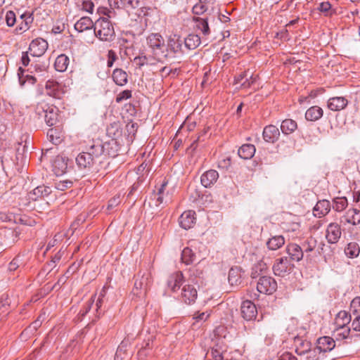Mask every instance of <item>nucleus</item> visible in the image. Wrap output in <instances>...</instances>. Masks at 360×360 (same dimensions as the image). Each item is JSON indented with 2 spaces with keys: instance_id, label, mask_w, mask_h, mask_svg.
<instances>
[{
  "instance_id": "nucleus-1",
  "label": "nucleus",
  "mask_w": 360,
  "mask_h": 360,
  "mask_svg": "<svg viewBox=\"0 0 360 360\" xmlns=\"http://www.w3.org/2000/svg\"><path fill=\"white\" fill-rule=\"evenodd\" d=\"M105 146L101 143H94L86 147L85 150L79 153L76 158V164L81 170H89L104 153Z\"/></svg>"
},
{
  "instance_id": "nucleus-2",
  "label": "nucleus",
  "mask_w": 360,
  "mask_h": 360,
  "mask_svg": "<svg viewBox=\"0 0 360 360\" xmlns=\"http://www.w3.org/2000/svg\"><path fill=\"white\" fill-rule=\"evenodd\" d=\"M146 42L155 60L163 62L165 58L168 57V53H165V40L160 34L151 33L146 38Z\"/></svg>"
},
{
  "instance_id": "nucleus-3",
  "label": "nucleus",
  "mask_w": 360,
  "mask_h": 360,
  "mask_svg": "<svg viewBox=\"0 0 360 360\" xmlns=\"http://www.w3.org/2000/svg\"><path fill=\"white\" fill-rule=\"evenodd\" d=\"M94 33L96 37L103 41H112L115 37L113 25L108 18H100L96 20Z\"/></svg>"
},
{
  "instance_id": "nucleus-4",
  "label": "nucleus",
  "mask_w": 360,
  "mask_h": 360,
  "mask_svg": "<svg viewBox=\"0 0 360 360\" xmlns=\"http://www.w3.org/2000/svg\"><path fill=\"white\" fill-rule=\"evenodd\" d=\"M150 285V275L148 272L139 273L135 277L132 292L137 297H143Z\"/></svg>"
},
{
  "instance_id": "nucleus-5",
  "label": "nucleus",
  "mask_w": 360,
  "mask_h": 360,
  "mask_svg": "<svg viewBox=\"0 0 360 360\" xmlns=\"http://www.w3.org/2000/svg\"><path fill=\"white\" fill-rule=\"evenodd\" d=\"M295 268V265L290 262L288 257L284 256L276 259L272 266L275 276L285 277L289 275Z\"/></svg>"
},
{
  "instance_id": "nucleus-6",
  "label": "nucleus",
  "mask_w": 360,
  "mask_h": 360,
  "mask_svg": "<svg viewBox=\"0 0 360 360\" xmlns=\"http://www.w3.org/2000/svg\"><path fill=\"white\" fill-rule=\"evenodd\" d=\"M183 41L179 37L174 36L169 37L167 41V47L165 48V53H168V57L165 60H169L176 58V55L183 54L182 50Z\"/></svg>"
},
{
  "instance_id": "nucleus-7",
  "label": "nucleus",
  "mask_w": 360,
  "mask_h": 360,
  "mask_svg": "<svg viewBox=\"0 0 360 360\" xmlns=\"http://www.w3.org/2000/svg\"><path fill=\"white\" fill-rule=\"evenodd\" d=\"M257 289L260 293L271 295L277 289V283L274 278L263 276L257 281Z\"/></svg>"
},
{
  "instance_id": "nucleus-8",
  "label": "nucleus",
  "mask_w": 360,
  "mask_h": 360,
  "mask_svg": "<svg viewBox=\"0 0 360 360\" xmlns=\"http://www.w3.org/2000/svg\"><path fill=\"white\" fill-rule=\"evenodd\" d=\"M351 328L348 326H336L333 335L338 341L345 340V343L351 344L353 342H356L357 338L360 336L359 334H351Z\"/></svg>"
},
{
  "instance_id": "nucleus-9",
  "label": "nucleus",
  "mask_w": 360,
  "mask_h": 360,
  "mask_svg": "<svg viewBox=\"0 0 360 360\" xmlns=\"http://www.w3.org/2000/svg\"><path fill=\"white\" fill-rule=\"evenodd\" d=\"M37 111L40 115L41 111L44 113V119L47 125L51 127L55 125L58 120V109L54 106H37Z\"/></svg>"
},
{
  "instance_id": "nucleus-10",
  "label": "nucleus",
  "mask_w": 360,
  "mask_h": 360,
  "mask_svg": "<svg viewBox=\"0 0 360 360\" xmlns=\"http://www.w3.org/2000/svg\"><path fill=\"white\" fill-rule=\"evenodd\" d=\"M48 49V43L42 38H37L32 41L29 50L33 56H41Z\"/></svg>"
},
{
  "instance_id": "nucleus-11",
  "label": "nucleus",
  "mask_w": 360,
  "mask_h": 360,
  "mask_svg": "<svg viewBox=\"0 0 360 360\" xmlns=\"http://www.w3.org/2000/svg\"><path fill=\"white\" fill-rule=\"evenodd\" d=\"M198 297V292L195 287L191 285H185L181 291V300L186 304L194 303Z\"/></svg>"
},
{
  "instance_id": "nucleus-12",
  "label": "nucleus",
  "mask_w": 360,
  "mask_h": 360,
  "mask_svg": "<svg viewBox=\"0 0 360 360\" xmlns=\"http://www.w3.org/2000/svg\"><path fill=\"white\" fill-rule=\"evenodd\" d=\"M240 311L243 318L247 321L253 320L257 314L255 304L250 300H245L242 302Z\"/></svg>"
},
{
  "instance_id": "nucleus-13",
  "label": "nucleus",
  "mask_w": 360,
  "mask_h": 360,
  "mask_svg": "<svg viewBox=\"0 0 360 360\" xmlns=\"http://www.w3.org/2000/svg\"><path fill=\"white\" fill-rule=\"evenodd\" d=\"M340 226L337 223H330L326 229V238L330 244L337 243L341 237Z\"/></svg>"
},
{
  "instance_id": "nucleus-14",
  "label": "nucleus",
  "mask_w": 360,
  "mask_h": 360,
  "mask_svg": "<svg viewBox=\"0 0 360 360\" xmlns=\"http://www.w3.org/2000/svg\"><path fill=\"white\" fill-rule=\"evenodd\" d=\"M285 251L289 256V259L292 262H300L303 257V250L301 246L296 243H289L287 245Z\"/></svg>"
},
{
  "instance_id": "nucleus-15",
  "label": "nucleus",
  "mask_w": 360,
  "mask_h": 360,
  "mask_svg": "<svg viewBox=\"0 0 360 360\" xmlns=\"http://www.w3.org/2000/svg\"><path fill=\"white\" fill-rule=\"evenodd\" d=\"M262 136L266 142L274 143L279 139L280 131L276 126L269 124L264 128Z\"/></svg>"
},
{
  "instance_id": "nucleus-16",
  "label": "nucleus",
  "mask_w": 360,
  "mask_h": 360,
  "mask_svg": "<svg viewBox=\"0 0 360 360\" xmlns=\"http://www.w3.org/2000/svg\"><path fill=\"white\" fill-rule=\"evenodd\" d=\"M195 212L193 210L185 211L179 219V223L181 228L187 230L193 227L195 224Z\"/></svg>"
},
{
  "instance_id": "nucleus-17",
  "label": "nucleus",
  "mask_w": 360,
  "mask_h": 360,
  "mask_svg": "<svg viewBox=\"0 0 360 360\" xmlns=\"http://www.w3.org/2000/svg\"><path fill=\"white\" fill-rule=\"evenodd\" d=\"M184 281L183 273L181 271H176L169 276L167 285L172 292H175L180 289Z\"/></svg>"
},
{
  "instance_id": "nucleus-18",
  "label": "nucleus",
  "mask_w": 360,
  "mask_h": 360,
  "mask_svg": "<svg viewBox=\"0 0 360 360\" xmlns=\"http://www.w3.org/2000/svg\"><path fill=\"white\" fill-rule=\"evenodd\" d=\"M20 19L21 21L15 28L17 34H21L28 30L33 22L34 18L32 13L26 12L20 15Z\"/></svg>"
},
{
  "instance_id": "nucleus-19",
  "label": "nucleus",
  "mask_w": 360,
  "mask_h": 360,
  "mask_svg": "<svg viewBox=\"0 0 360 360\" xmlns=\"http://www.w3.org/2000/svg\"><path fill=\"white\" fill-rule=\"evenodd\" d=\"M316 347L321 353L330 352L335 347V341L329 336L321 337L317 340Z\"/></svg>"
},
{
  "instance_id": "nucleus-20",
  "label": "nucleus",
  "mask_w": 360,
  "mask_h": 360,
  "mask_svg": "<svg viewBox=\"0 0 360 360\" xmlns=\"http://www.w3.org/2000/svg\"><path fill=\"white\" fill-rule=\"evenodd\" d=\"M342 222L354 226L360 224V210L356 208L349 209L342 217Z\"/></svg>"
},
{
  "instance_id": "nucleus-21",
  "label": "nucleus",
  "mask_w": 360,
  "mask_h": 360,
  "mask_svg": "<svg viewBox=\"0 0 360 360\" xmlns=\"http://www.w3.org/2000/svg\"><path fill=\"white\" fill-rule=\"evenodd\" d=\"M218 178V172L214 169H210L202 174L200 181L205 188H210L217 181Z\"/></svg>"
},
{
  "instance_id": "nucleus-22",
  "label": "nucleus",
  "mask_w": 360,
  "mask_h": 360,
  "mask_svg": "<svg viewBox=\"0 0 360 360\" xmlns=\"http://www.w3.org/2000/svg\"><path fill=\"white\" fill-rule=\"evenodd\" d=\"M61 87V84L54 80H48L45 85L46 94L56 98H60L63 94Z\"/></svg>"
},
{
  "instance_id": "nucleus-23",
  "label": "nucleus",
  "mask_w": 360,
  "mask_h": 360,
  "mask_svg": "<svg viewBox=\"0 0 360 360\" xmlns=\"http://www.w3.org/2000/svg\"><path fill=\"white\" fill-rule=\"evenodd\" d=\"M52 170L56 176H61L67 170V162L64 158L58 155L52 162Z\"/></svg>"
},
{
  "instance_id": "nucleus-24",
  "label": "nucleus",
  "mask_w": 360,
  "mask_h": 360,
  "mask_svg": "<svg viewBox=\"0 0 360 360\" xmlns=\"http://www.w3.org/2000/svg\"><path fill=\"white\" fill-rule=\"evenodd\" d=\"M193 21L195 22V29L199 30L203 36L206 37L210 34L211 32L207 18L194 16L193 18Z\"/></svg>"
},
{
  "instance_id": "nucleus-25",
  "label": "nucleus",
  "mask_w": 360,
  "mask_h": 360,
  "mask_svg": "<svg viewBox=\"0 0 360 360\" xmlns=\"http://www.w3.org/2000/svg\"><path fill=\"white\" fill-rule=\"evenodd\" d=\"M51 188L44 185L39 186L32 190L30 193L29 199L32 200H37L39 198H42L48 196L51 193Z\"/></svg>"
},
{
  "instance_id": "nucleus-26",
  "label": "nucleus",
  "mask_w": 360,
  "mask_h": 360,
  "mask_svg": "<svg viewBox=\"0 0 360 360\" xmlns=\"http://www.w3.org/2000/svg\"><path fill=\"white\" fill-rule=\"evenodd\" d=\"M347 100L342 96L330 98L328 101V107L333 111H339L344 109L347 105Z\"/></svg>"
},
{
  "instance_id": "nucleus-27",
  "label": "nucleus",
  "mask_w": 360,
  "mask_h": 360,
  "mask_svg": "<svg viewBox=\"0 0 360 360\" xmlns=\"http://www.w3.org/2000/svg\"><path fill=\"white\" fill-rule=\"evenodd\" d=\"M330 210V202L327 200L317 202L314 207V213L316 217H322L326 215Z\"/></svg>"
},
{
  "instance_id": "nucleus-28",
  "label": "nucleus",
  "mask_w": 360,
  "mask_h": 360,
  "mask_svg": "<svg viewBox=\"0 0 360 360\" xmlns=\"http://www.w3.org/2000/svg\"><path fill=\"white\" fill-rule=\"evenodd\" d=\"M114 82L120 86H123L128 82L127 73L121 68H116L113 70L112 75Z\"/></svg>"
},
{
  "instance_id": "nucleus-29",
  "label": "nucleus",
  "mask_w": 360,
  "mask_h": 360,
  "mask_svg": "<svg viewBox=\"0 0 360 360\" xmlns=\"http://www.w3.org/2000/svg\"><path fill=\"white\" fill-rule=\"evenodd\" d=\"M255 147L250 143L243 144L238 150V154L240 158L244 160H249L252 158L255 153Z\"/></svg>"
},
{
  "instance_id": "nucleus-30",
  "label": "nucleus",
  "mask_w": 360,
  "mask_h": 360,
  "mask_svg": "<svg viewBox=\"0 0 360 360\" xmlns=\"http://www.w3.org/2000/svg\"><path fill=\"white\" fill-rule=\"evenodd\" d=\"M75 29L79 32L91 30L94 27V22L89 17H82L75 24Z\"/></svg>"
},
{
  "instance_id": "nucleus-31",
  "label": "nucleus",
  "mask_w": 360,
  "mask_h": 360,
  "mask_svg": "<svg viewBox=\"0 0 360 360\" xmlns=\"http://www.w3.org/2000/svg\"><path fill=\"white\" fill-rule=\"evenodd\" d=\"M184 46L188 50H194L201 43L200 37L198 34H190L184 40Z\"/></svg>"
},
{
  "instance_id": "nucleus-32",
  "label": "nucleus",
  "mask_w": 360,
  "mask_h": 360,
  "mask_svg": "<svg viewBox=\"0 0 360 360\" xmlns=\"http://www.w3.org/2000/svg\"><path fill=\"white\" fill-rule=\"evenodd\" d=\"M48 67L49 66L46 63L38 61L34 63H32L27 71L32 74H37L39 77H44L48 73Z\"/></svg>"
},
{
  "instance_id": "nucleus-33",
  "label": "nucleus",
  "mask_w": 360,
  "mask_h": 360,
  "mask_svg": "<svg viewBox=\"0 0 360 360\" xmlns=\"http://www.w3.org/2000/svg\"><path fill=\"white\" fill-rule=\"evenodd\" d=\"M323 111L321 108L314 105L309 108L305 113V118L308 121L315 122L323 116Z\"/></svg>"
},
{
  "instance_id": "nucleus-34",
  "label": "nucleus",
  "mask_w": 360,
  "mask_h": 360,
  "mask_svg": "<svg viewBox=\"0 0 360 360\" xmlns=\"http://www.w3.org/2000/svg\"><path fill=\"white\" fill-rule=\"evenodd\" d=\"M295 343L296 344L295 352L299 356H302L309 350L311 347V342L307 340H302L299 337L295 338Z\"/></svg>"
},
{
  "instance_id": "nucleus-35",
  "label": "nucleus",
  "mask_w": 360,
  "mask_h": 360,
  "mask_svg": "<svg viewBox=\"0 0 360 360\" xmlns=\"http://www.w3.org/2000/svg\"><path fill=\"white\" fill-rule=\"evenodd\" d=\"M352 321V315L346 311H340L335 319V326H348Z\"/></svg>"
},
{
  "instance_id": "nucleus-36",
  "label": "nucleus",
  "mask_w": 360,
  "mask_h": 360,
  "mask_svg": "<svg viewBox=\"0 0 360 360\" xmlns=\"http://www.w3.org/2000/svg\"><path fill=\"white\" fill-rule=\"evenodd\" d=\"M297 128V122L292 119H285L281 124V130L285 135L292 134Z\"/></svg>"
},
{
  "instance_id": "nucleus-37",
  "label": "nucleus",
  "mask_w": 360,
  "mask_h": 360,
  "mask_svg": "<svg viewBox=\"0 0 360 360\" xmlns=\"http://www.w3.org/2000/svg\"><path fill=\"white\" fill-rule=\"evenodd\" d=\"M285 244V238L283 236H274L266 242L267 248L271 250H276Z\"/></svg>"
},
{
  "instance_id": "nucleus-38",
  "label": "nucleus",
  "mask_w": 360,
  "mask_h": 360,
  "mask_svg": "<svg viewBox=\"0 0 360 360\" xmlns=\"http://www.w3.org/2000/svg\"><path fill=\"white\" fill-rule=\"evenodd\" d=\"M229 283L231 285H238L241 283L240 271L238 267H232L229 271Z\"/></svg>"
},
{
  "instance_id": "nucleus-39",
  "label": "nucleus",
  "mask_w": 360,
  "mask_h": 360,
  "mask_svg": "<svg viewBox=\"0 0 360 360\" xmlns=\"http://www.w3.org/2000/svg\"><path fill=\"white\" fill-rule=\"evenodd\" d=\"M69 62L70 59L66 55L60 54L55 60V69L58 72H64L67 70Z\"/></svg>"
},
{
  "instance_id": "nucleus-40",
  "label": "nucleus",
  "mask_w": 360,
  "mask_h": 360,
  "mask_svg": "<svg viewBox=\"0 0 360 360\" xmlns=\"http://www.w3.org/2000/svg\"><path fill=\"white\" fill-rule=\"evenodd\" d=\"M345 253L349 258L356 257L360 253V248L356 243L351 242L345 248Z\"/></svg>"
},
{
  "instance_id": "nucleus-41",
  "label": "nucleus",
  "mask_w": 360,
  "mask_h": 360,
  "mask_svg": "<svg viewBox=\"0 0 360 360\" xmlns=\"http://www.w3.org/2000/svg\"><path fill=\"white\" fill-rule=\"evenodd\" d=\"M76 6L81 11L92 13L94 4L91 0H76Z\"/></svg>"
},
{
  "instance_id": "nucleus-42",
  "label": "nucleus",
  "mask_w": 360,
  "mask_h": 360,
  "mask_svg": "<svg viewBox=\"0 0 360 360\" xmlns=\"http://www.w3.org/2000/svg\"><path fill=\"white\" fill-rule=\"evenodd\" d=\"M195 259V255L189 248H185L181 252V260L186 264L193 263Z\"/></svg>"
},
{
  "instance_id": "nucleus-43",
  "label": "nucleus",
  "mask_w": 360,
  "mask_h": 360,
  "mask_svg": "<svg viewBox=\"0 0 360 360\" xmlns=\"http://www.w3.org/2000/svg\"><path fill=\"white\" fill-rule=\"evenodd\" d=\"M47 137L49 140L54 145H57L60 143L61 132L56 129H50L47 131Z\"/></svg>"
},
{
  "instance_id": "nucleus-44",
  "label": "nucleus",
  "mask_w": 360,
  "mask_h": 360,
  "mask_svg": "<svg viewBox=\"0 0 360 360\" xmlns=\"http://www.w3.org/2000/svg\"><path fill=\"white\" fill-rule=\"evenodd\" d=\"M25 70L20 67L18 70V75L19 77V81L21 85H24L25 82H28L29 84H34L37 82V77L33 75H27L25 76V79H23V74Z\"/></svg>"
},
{
  "instance_id": "nucleus-45",
  "label": "nucleus",
  "mask_w": 360,
  "mask_h": 360,
  "mask_svg": "<svg viewBox=\"0 0 360 360\" xmlns=\"http://www.w3.org/2000/svg\"><path fill=\"white\" fill-rule=\"evenodd\" d=\"M348 205L347 200L345 197L336 198L333 202V209L337 212H342Z\"/></svg>"
},
{
  "instance_id": "nucleus-46",
  "label": "nucleus",
  "mask_w": 360,
  "mask_h": 360,
  "mask_svg": "<svg viewBox=\"0 0 360 360\" xmlns=\"http://www.w3.org/2000/svg\"><path fill=\"white\" fill-rule=\"evenodd\" d=\"M320 354L321 352H319L317 347L314 349L310 348L302 356L303 358L301 360H319Z\"/></svg>"
},
{
  "instance_id": "nucleus-47",
  "label": "nucleus",
  "mask_w": 360,
  "mask_h": 360,
  "mask_svg": "<svg viewBox=\"0 0 360 360\" xmlns=\"http://www.w3.org/2000/svg\"><path fill=\"white\" fill-rule=\"evenodd\" d=\"M316 246V240L310 238L306 240L302 245L301 248L303 250V254L312 252Z\"/></svg>"
},
{
  "instance_id": "nucleus-48",
  "label": "nucleus",
  "mask_w": 360,
  "mask_h": 360,
  "mask_svg": "<svg viewBox=\"0 0 360 360\" xmlns=\"http://www.w3.org/2000/svg\"><path fill=\"white\" fill-rule=\"evenodd\" d=\"M248 71L243 72L238 75L235 78V83L240 84L243 88H248L250 86V82L248 78Z\"/></svg>"
},
{
  "instance_id": "nucleus-49",
  "label": "nucleus",
  "mask_w": 360,
  "mask_h": 360,
  "mask_svg": "<svg viewBox=\"0 0 360 360\" xmlns=\"http://www.w3.org/2000/svg\"><path fill=\"white\" fill-rule=\"evenodd\" d=\"M101 145L105 146L104 153L106 152L108 155L115 157L117 155V146L115 141H112Z\"/></svg>"
},
{
  "instance_id": "nucleus-50",
  "label": "nucleus",
  "mask_w": 360,
  "mask_h": 360,
  "mask_svg": "<svg viewBox=\"0 0 360 360\" xmlns=\"http://www.w3.org/2000/svg\"><path fill=\"white\" fill-rule=\"evenodd\" d=\"M268 269L266 264L263 261L257 262L252 268V276L255 278L259 276V274L265 272Z\"/></svg>"
},
{
  "instance_id": "nucleus-51",
  "label": "nucleus",
  "mask_w": 360,
  "mask_h": 360,
  "mask_svg": "<svg viewBox=\"0 0 360 360\" xmlns=\"http://www.w3.org/2000/svg\"><path fill=\"white\" fill-rule=\"evenodd\" d=\"M203 274L202 269L198 266H194L189 269L190 279L193 283H198L197 278H200Z\"/></svg>"
},
{
  "instance_id": "nucleus-52",
  "label": "nucleus",
  "mask_w": 360,
  "mask_h": 360,
  "mask_svg": "<svg viewBox=\"0 0 360 360\" xmlns=\"http://www.w3.org/2000/svg\"><path fill=\"white\" fill-rule=\"evenodd\" d=\"M207 3H199L195 4L192 8V12L195 15H202L205 13L207 10V6H206Z\"/></svg>"
},
{
  "instance_id": "nucleus-53",
  "label": "nucleus",
  "mask_w": 360,
  "mask_h": 360,
  "mask_svg": "<svg viewBox=\"0 0 360 360\" xmlns=\"http://www.w3.org/2000/svg\"><path fill=\"white\" fill-rule=\"evenodd\" d=\"M129 344L128 339H124L122 341L120 345L118 346L117 349L116 351L115 355V360H118V356H121L122 354H124L126 356L125 351L126 349Z\"/></svg>"
},
{
  "instance_id": "nucleus-54",
  "label": "nucleus",
  "mask_w": 360,
  "mask_h": 360,
  "mask_svg": "<svg viewBox=\"0 0 360 360\" xmlns=\"http://www.w3.org/2000/svg\"><path fill=\"white\" fill-rule=\"evenodd\" d=\"M23 264L20 256L18 255L9 263L8 269L9 271H14Z\"/></svg>"
},
{
  "instance_id": "nucleus-55",
  "label": "nucleus",
  "mask_w": 360,
  "mask_h": 360,
  "mask_svg": "<svg viewBox=\"0 0 360 360\" xmlns=\"http://www.w3.org/2000/svg\"><path fill=\"white\" fill-rule=\"evenodd\" d=\"M73 182L70 180H63L55 183V188L59 191H65L67 188H71Z\"/></svg>"
},
{
  "instance_id": "nucleus-56",
  "label": "nucleus",
  "mask_w": 360,
  "mask_h": 360,
  "mask_svg": "<svg viewBox=\"0 0 360 360\" xmlns=\"http://www.w3.org/2000/svg\"><path fill=\"white\" fill-rule=\"evenodd\" d=\"M96 297V295L91 297L90 300L84 305L83 308L80 309L79 312V315L82 317H84L91 309L92 305L94 302V298Z\"/></svg>"
},
{
  "instance_id": "nucleus-57",
  "label": "nucleus",
  "mask_w": 360,
  "mask_h": 360,
  "mask_svg": "<svg viewBox=\"0 0 360 360\" xmlns=\"http://www.w3.org/2000/svg\"><path fill=\"white\" fill-rule=\"evenodd\" d=\"M5 20L8 27H13L16 22L15 13L12 11H8L6 13Z\"/></svg>"
},
{
  "instance_id": "nucleus-58",
  "label": "nucleus",
  "mask_w": 360,
  "mask_h": 360,
  "mask_svg": "<svg viewBox=\"0 0 360 360\" xmlns=\"http://www.w3.org/2000/svg\"><path fill=\"white\" fill-rule=\"evenodd\" d=\"M131 91L129 89L124 90L121 91L119 94H117L116 97V102L121 103L124 100H127L131 97Z\"/></svg>"
},
{
  "instance_id": "nucleus-59",
  "label": "nucleus",
  "mask_w": 360,
  "mask_h": 360,
  "mask_svg": "<svg viewBox=\"0 0 360 360\" xmlns=\"http://www.w3.org/2000/svg\"><path fill=\"white\" fill-rule=\"evenodd\" d=\"M112 9H124L125 0H108Z\"/></svg>"
},
{
  "instance_id": "nucleus-60",
  "label": "nucleus",
  "mask_w": 360,
  "mask_h": 360,
  "mask_svg": "<svg viewBox=\"0 0 360 360\" xmlns=\"http://www.w3.org/2000/svg\"><path fill=\"white\" fill-rule=\"evenodd\" d=\"M134 61L139 68L150 63L149 58L145 55H140L134 58Z\"/></svg>"
},
{
  "instance_id": "nucleus-61",
  "label": "nucleus",
  "mask_w": 360,
  "mask_h": 360,
  "mask_svg": "<svg viewBox=\"0 0 360 360\" xmlns=\"http://www.w3.org/2000/svg\"><path fill=\"white\" fill-rule=\"evenodd\" d=\"M118 58L116 53L113 50H109L108 52L107 66L108 68L112 67L115 60Z\"/></svg>"
},
{
  "instance_id": "nucleus-62",
  "label": "nucleus",
  "mask_w": 360,
  "mask_h": 360,
  "mask_svg": "<svg viewBox=\"0 0 360 360\" xmlns=\"http://www.w3.org/2000/svg\"><path fill=\"white\" fill-rule=\"evenodd\" d=\"M129 136L133 139L138 129V124L134 122L128 123L126 126Z\"/></svg>"
},
{
  "instance_id": "nucleus-63",
  "label": "nucleus",
  "mask_w": 360,
  "mask_h": 360,
  "mask_svg": "<svg viewBox=\"0 0 360 360\" xmlns=\"http://www.w3.org/2000/svg\"><path fill=\"white\" fill-rule=\"evenodd\" d=\"M351 327L354 331H360V314H354Z\"/></svg>"
},
{
  "instance_id": "nucleus-64",
  "label": "nucleus",
  "mask_w": 360,
  "mask_h": 360,
  "mask_svg": "<svg viewBox=\"0 0 360 360\" xmlns=\"http://www.w3.org/2000/svg\"><path fill=\"white\" fill-rule=\"evenodd\" d=\"M14 216L11 212L6 211H0V221L3 222L11 221L13 219Z\"/></svg>"
}]
</instances>
